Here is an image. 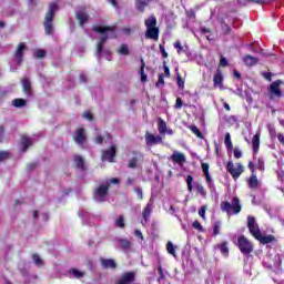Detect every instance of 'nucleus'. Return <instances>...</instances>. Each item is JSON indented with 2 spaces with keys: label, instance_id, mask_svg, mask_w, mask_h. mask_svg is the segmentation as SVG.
<instances>
[{
  "label": "nucleus",
  "instance_id": "nucleus-64",
  "mask_svg": "<svg viewBox=\"0 0 284 284\" xmlns=\"http://www.w3.org/2000/svg\"><path fill=\"white\" fill-rule=\"evenodd\" d=\"M134 234L138 239H141V241H143V233H141V231L136 230Z\"/></svg>",
  "mask_w": 284,
  "mask_h": 284
},
{
  "label": "nucleus",
  "instance_id": "nucleus-54",
  "mask_svg": "<svg viewBox=\"0 0 284 284\" xmlns=\"http://www.w3.org/2000/svg\"><path fill=\"white\" fill-rule=\"evenodd\" d=\"M135 193L138 195V199H140V201H143V190L141 189H135Z\"/></svg>",
  "mask_w": 284,
  "mask_h": 284
},
{
  "label": "nucleus",
  "instance_id": "nucleus-17",
  "mask_svg": "<svg viewBox=\"0 0 284 284\" xmlns=\"http://www.w3.org/2000/svg\"><path fill=\"white\" fill-rule=\"evenodd\" d=\"M247 183L251 190H256L257 187H261V181H258V178L254 173L250 176Z\"/></svg>",
  "mask_w": 284,
  "mask_h": 284
},
{
  "label": "nucleus",
  "instance_id": "nucleus-26",
  "mask_svg": "<svg viewBox=\"0 0 284 284\" xmlns=\"http://www.w3.org/2000/svg\"><path fill=\"white\" fill-rule=\"evenodd\" d=\"M224 144H225L226 150L229 152H232L234 146L232 145V135H230V133L225 134Z\"/></svg>",
  "mask_w": 284,
  "mask_h": 284
},
{
  "label": "nucleus",
  "instance_id": "nucleus-37",
  "mask_svg": "<svg viewBox=\"0 0 284 284\" xmlns=\"http://www.w3.org/2000/svg\"><path fill=\"white\" fill-rule=\"evenodd\" d=\"M256 168L260 170V172H263L265 170V161L263 158L257 159Z\"/></svg>",
  "mask_w": 284,
  "mask_h": 284
},
{
  "label": "nucleus",
  "instance_id": "nucleus-2",
  "mask_svg": "<svg viewBox=\"0 0 284 284\" xmlns=\"http://www.w3.org/2000/svg\"><path fill=\"white\" fill-rule=\"evenodd\" d=\"M115 184L119 185V179L113 178L111 180H108L106 182H102L93 193V199L98 203H103L108 196V190H110V185Z\"/></svg>",
  "mask_w": 284,
  "mask_h": 284
},
{
  "label": "nucleus",
  "instance_id": "nucleus-33",
  "mask_svg": "<svg viewBox=\"0 0 284 284\" xmlns=\"http://www.w3.org/2000/svg\"><path fill=\"white\" fill-rule=\"evenodd\" d=\"M70 274H71L72 276H74V278H83V276H85V273H83V272H81V271H79V270H77V268H72V270L70 271Z\"/></svg>",
  "mask_w": 284,
  "mask_h": 284
},
{
  "label": "nucleus",
  "instance_id": "nucleus-29",
  "mask_svg": "<svg viewBox=\"0 0 284 284\" xmlns=\"http://www.w3.org/2000/svg\"><path fill=\"white\" fill-rule=\"evenodd\" d=\"M119 54H122L123 57H128L130 54V48H128V44H121L118 49Z\"/></svg>",
  "mask_w": 284,
  "mask_h": 284
},
{
  "label": "nucleus",
  "instance_id": "nucleus-58",
  "mask_svg": "<svg viewBox=\"0 0 284 284\" xmlns=\"http://www.w3.org/2000/svg\"><path fill=\"white\" fill-rule=\"evenodd\" d=\"M222 30H224V33H225V34H230L231 28H230V26H227L226 23H223V24H222Z\"/></svg>",
  "mask_w": 284,
  "mask_h": 284
},
{
  "label": "nucleus",
  "instance_id": "nucleus-55",
  "mask_svg": "<svg viewBox=\"0 0 284 284\" xmlns=\"http://www.w3.org/2000/svg\"><path fill=\"white\" fill-rule=\"evenodd\" d=\"M164 83H165V80L163 79V74H160L158 79L156 88H159L160 85H163Z\"/></svg>",
  "mask_w": 284,
  "mask_h": 284
},
{
  "label": "nucleus",
  "instance_id": "nucleus-46",
  "mask_svg": "<svg viewBox=\"0 0 284 284\" xmlns=\"http://www.w3.org/2000/svg\"><path fill=\"white\" fill-rule=\"evenodd\" d=\"M181 108H183V100L181 98H176L175 110H181Z\"/></svg>",
  "mask_w": 284,
  "mask_h": 284
},
{
  "label": "nucleus",
  "instance_id": "nucleus-1",
  "mask_svg": "<svg viewBox=\"0 0 284 284\" xmlns=\"http://www.w3.org/2000/svg\"><path fill=\"white\" fill-rule=\"evenodd\" d=\"M93 30L94 32H98L99 34H101L98 41L97 51H95V57L98 61H101L102 57H105L108 61H111L110 50L108 49L103 50V45L105 44V41H108V39H114V37H116V33L114 32V27L94 26Z\"/></svg>",
  "mask_w": 284,
  "mask_h": 284
},
{
  "label": "nucleus",
  "instance_id": "nucleus-61",
  "mask_svg": "<svg viewBox=\"0 0 284 284\" xmlns=\"http://www.w3.org/2000/svg\"><path fill=\"white\" fill-rule=\"evenodd\" d=\"M83 119H88V121H92V113H90V112H84L83 113Z\"/></svg>",
  "mask_w": 284,
  "mask_h": 284
},
{
  "label": "nucleus",
  "instance_id": "nucleus-7",
  "mask_svg": "<svg viewBox=\"0 0 284 284\" xmlns=\"http://www.w3.org/2000/svg\"><path fill=\"white\" fill-rule=\"evenodd\" d=\"M227 172L231 174V176L236 181L243 174L244 169L241 163L234 164V162H229L226 165Z\"/></svg>",
  "mask_w": 284,
  "mask_h": 284
},
{
  "label": "nucleus",
  "instance_id": "nucleus-52",
  "mask_svg": "<svg viewBox=\"0 0 284 284\" xmlns=\"http://www.w3.org/2000/svg\"><path fill=\"white\" fill-rule=\"evenodd\" d=\"M136 163H139V160H136V158H133L129 162V168H132V169L136 168Z\"/></svg>",
  "mask_w": 284,
  "mask_h": 284
},
{
  "label": "nucleus",
  "instance_id": "nucleus-4",
  "mask_svg": "<svg viewBox=\"0 0 284 284\" xmlns=\"http://www.w3.org/2000/svg\"><path fill=\"white\" fill-rule=\"evenodd\" d=\"M59 10V4L55 2L49 4V11L44 20V30L47 34H52L54 32V27H52V21L54 19V12Z\"/></svg>",
  "mask_w": 284,
  "mask_h": 284
},
{
  "label": "nucleus",
  "instance_id": "nucleus-48",
  "mask_svg": "<svg viewBox=\"0 0 284 284\" xmlns=\"http://www.w3.org/2000/svg\"><path fill=\"white\" fill-rule=\"evenodd\" d=\"M178 85L179 88H185V81H183V78H181V74L178 73Z\"/></svg>",
  "mask_w": 284,
  "mask_h": 284
},
{
  "label": "nucleus",
  "instance_id": "nucleus-20",
  "mask_svg": "<svg viewBox=\"0 0 284 284\" xmlns=\"http://www.w3.org/2000/svg\"><path fill=\"white\" fill-rule=\"evenodd\" d=\"M253 145V154L258 153V149L261 148V133H256L252 139Z\"/></svg>",
  "mask_w": 284,
  "mask_h": 284
},
{
  "label": "nucleus",
  "instance_id": "nucleus-3",
  "mask_svg": "<svg viewBox=\"0 0 284 284\" xmlns=\"http://www.w3.org/2000/svg\"><path fill=\"white\" fill-rule=\"evenodd\" d=\"M146 32L145 38L152 39L153 41H159V28L156 27V17L150 16L144 21Z\"/></svg>",
  "mask_w": 284,
  "mask_h": 284
},
{
  "label": "nucleus",
  "instance_id": "nucleus-28",
  "mask_svg": "<svg viewBox=\"0 0 284 284\" xmlns=\"http://www.w3.org/2000/svg\"><path fill=\"white\" fill-rule=\"evenodd\" d=\"M118 243L122 250H130V247H132V242H130V240H119Z\"/></svg>",
  "mask_w": 284,
  "mask_h": 284
},
{
  "label": "nucleus",
  "instance_id": "nucleus-36",
  "mask_svg": "<svg viewBox=\"0 0 284 284\" xmlns=\"http://www.w3.org/2000/svg\"><path fill=\"white\" fill-rule=\"evenodd\" d=\"M33 57L36 59H43V57H45V50L38 49L33 51Z\"/></svg>",
  "mask_w": 284,
  "mask_h": 284
},
{
  "label": "nucleus",
  "instance_id": "nucleus-6",
  "mask_svg": "<svg viewBox=\"0 0 284 284\" xmlns=\"http://www.w3.org/2000/svg\"><path fill=\"white\" fill-rule=\"evenodd\" d=\"M237 247L240 252L245 255L252 254V252H254V244H252V242H250L245 235H241L237 239Z\"/></svg>",
  "mask_w": 284,
  "mask_h": 284
},
{
  "label": "nucleus",
  "instance_id": "nucleus-42",
  "mask_svg": "<svg viewBox=\"0 0 284 284\" xmlns=\"http://www.w3.org/2000/svg\"><path fill=\"white\" fill-rule=\"evenodd\" d=\"M195 187L201 196H205L207 194V192H205V187H203V184H196Z\"/></svg>",
  "mask_w": 284,
  "mask_h": 284
},
{
  "label": "nucleus",
  "instance_id": "nucleus-47",
  "mask_svg": "<svg viewBox=\"0 0 284 284\" xmlns=\"http://www.w3.org/2000/svg\"><path fill=\"white\" fill-rule=\"evenodd\" d=\"M194 230H199V232H203V225H201V222L194 221L193 222Z\"/></svg>",
  "mask_w": 284,
  "mask_h": 284
},
{
  "label": "nucleus",
  "instance_id": "nucleus-60",
  "mask_svg": "<svg viewBox=\"0 0 284 284\" xmlns=\"http://www.w3.org/2000/svg\"><path fill=\"white\" fill-rule=\"evenodd\" d=\"M220 65H222L223 68H225V65H227V59H225L224 57H221V59H220Z\"/></svg>",
  "mask_w": 284,
  "mask_h": 284
},
{
  "label": "nucleus",
  "instance_id": "nucleus-44",
  "mask_svg": "<svg viewBox=\"0 0 284 284\" xmlns=\"http://www.w3.org/2000/svg\"><path fill=\"white\" fill-rule=\"evenodd\" d=\"M174 48H175V50H178V54H181L182 52H185V49H183V45L181 44L180 41H176L174 43Z\"/></svg>",
  "mask_w": 284,
  "mask_h": 284
},
{
  "label": "nucleus",
  "instance_id": "nucleus-53",
  "mask_svg": "<svg viewBox=\"0 0 284 284\" xmlns=\"http://www.w3.org/2000/svg\"><path fill=\"white\" fill-rule=\"evenodd\" d=\"M158 273L160 274L159 281H163L165 278V273H163V267H158Z\"/></svg>",
  "mask_w": 284,
  "mask_h": 284
},
{
  "label": "nucleus",
  "instance_id": "nucleus-59",
  "mask_svg": "<svg viewBox=\"0 0 284 284\" xmlns=\"http://www.w3.org/2000/svg\"><path fill=\"white\" fill-rule=\"evenodd\" d=\"M94 143H98V145H101V143H103V138L101 135H97L94 139Z\"/></svg>",
  "mask_w": 284,
  "mask_h": 284
},
{
  "label": "nucleus",
  "instance_id": "nucleus-62",
  "mask_svg": "<svg viewBox=\"0 0 284 284\" xmlns=\"http://www.w3.org/2000/svg\"><path fill=\"white\" fill-rule=\"evenodd\" d=\"M168 212H169V214H174L176 212V209H174V206L172 204H169Z\"/></svg>",
  "mask_w": 284,
  "mask_h": 284
},
{
  "label": "nucleus",
  "instance_id": "nucleus-38",
  "mask_svg": "<svg viewBox=\"0 0 284 284\" xmlns=\"http://www.w3.org/2000/svg\"><path fill=\"white\" fill-rule=\"evenodd\" d=\"M193 181H194V176L187 175V178H186V185H187L189 192H192V190H194V186L192 185Z\"/></svg>",
  "mask_w": 284,
  "mask_h": 284
},
{
  "label": "nucleus",
  "instance_id": "nucleus-5",
  "mask_svg": "<svg viewBox=\"0 0 284 284\" xmlns=\"http://www.w3.org/2000/svg\"><path fill=\"white\" fill-rule=\"evenodd\" d=\"M221 210H222V212H226V214H229V216L232 214H239L242 210L241 201L239 200V197H233L232 203L222 202Z\"/></svg>",
  "mask_w": 284,
  "mask_h": 284
},
{
  "label": "nucleus",
  "instance_id": "nucleus-19",
  "mask_svg": "<svg viewBox=\"0 0 284 284\" xmlns=\"http://www.w3.org/2000/svg\"><path fill=\"white\" fill-rule=\"evenodd\" d=\"M22 88H23V92H24V94H27V97H32V83L30 82V80L28 78L22 79Z\"/></svg>",
  "mask_w": 284,
  "mask_h": 284
},
{
  "label": "nucleus",
  "instance_id": "nucleus-40",
  "mask_svg": "<svg viewBox=\"0 0 284 284\" xmlns=\"http://www.w3.org/2000/svg\"><path fill=\"white\" fill-rule=\"evenodd\" d=\"M116 227H125V222L123 215H120L119 219L115 220Z\"/></svg>",
  "mask_w": 284,
  "mask_h": 284
},
{
  "label": "nucleus",
  "instance_id": "nucleus-39",
  "mask_svg": "<svg viewBox=\"0 0 284 284\" xmlns=\"http://www.w3.org/2000/svg\"><path fill=\"white\" fill-rule=\"evenodd\" d=\"M32 258L33 263L38 265V267H41V265H43V260H41V257L38 254H34Z\"/></svg>",
  "mask_w": 284,
  "mask_h": 284
},
{
  "label": "nucleus",
  "instance_id": "nucleus-21",
  "mask_svg": "<svg viewBox=\"0 0 284 284\" xmlns=\"http://www.w3.org/2000/svg\"><path fill=\"white\" fill-rule=\"evenodd\" d=\"M255 239L256 241H260V243H263V245H267L268 243H273L274 235H263L262 233H260L258 236Z\"/></svg>",
  "mask_w": 284,
  "mask_h": 284
},
{
  "label": "nucleus",
  "instance_id": "nucleus-18",
  "mask_svg": "<svg viewBox=\"0 0 284 284\" xmlns=\"http://www.w3.org/2000/svg\"><path fill=\"white\" fill-rule=\"evenodd\" d=\"M77 19L81 27H83V23H88L89 16H88V12H85V9H80L77 12Z\"/></svg>",
  "mask_w": 284,
  "mask_h": 284
},
{
  "label": "nucleus",
  "instance_id": "nucleus-15",
  "mask_svg": "<svg viewBox=\"0 0 284 284\" xmlns=\"http://www.w3.org/2000/svg\"><path fill=\"white\" fill-rule=\"evenodd\" d=\"M171 160L173 161V163H176L178 165H183V163H185L186 158L183 153L179 152V151H174L173 154L171 155Z\"/></svg>",
  "mask_w": 284,
  "mask_h": 284
},
{
  "label": "nucleus",
  "instance_id": "nucleus-11",
  "mask_svg": "<svg viewBox=\"0 0 284 284\" xmlns=\"http://www.w3.org/2000/svg\"><path fill=\"white\" fill-rule=\"evenodd\" d=\"M270 92H271L272 99H274V97H276L277 99H281V97H283V92H281V81L280 80H276L275 82L271 83Z\"/></svg>",
  "mask_w": 284,
  "mask_h": 284
},
{
  "label": "nucleus",
  "instance_id": "nucleus-22",
  "mask_svg": "<svg viewBox=\"0 0 284 284\" xmlns=\"http://www.w3.org/2000/svg\"><path fill=\"white\" fill-rule=\"evenodd\" d=\"M213 82L215 88H223V74L221 73V71H216L213 78Z\"/></svg>",
  "mask_w": 284,
  "mask_h": 284
},
{
  "label": "nucleus",
  "instance_id": "nucleus-27",
  "mask_svg": "<svg viewBox=\"0 0 284 284\" xmlns=\"http://www.w3.org/2000/svg\"><path fill=\"white\" fill-rule=\"evenodd\" d=\"M140 74H141V82L145 83V81H148V75L145 74V62L143 61V59H141Z\"/></svg>",
  "mask_w": 284,
  "mask_h": 284
},
{
  "label": "nucleus",
  "instance_id": "nucleus-51",
  "mask_svg": "<svg viewBox=\"0 0 284 284\" xmlns=\"http://www.w3.org/2000/svg\"><path fill=\"white\" fill-rule=\"evenodd\" d=\"M233 154L235 159H241V156H243V152H241V150L236 148L234 149Z\"/></svg>",
  "mask_w": 284,
  "mask_h": 284
},
{
  "label": "nucleus",
  "instance_id": "nucleus-12",
  "mask_svg": "<svg viewBox=\"0 0 284 284\" xmlns=\"http://www.w3.org/2000/svg\"><path fill=\"white\" fill-rule=\"evenodd\" d=\"M27 49L28 47H26V43L21 42L18 44V49L16 50L14 53V59L18 65L23 63V52H26Z\"/></svg>",
  "mask_w": 284,
  "mask_h": 284
},
{
  "label": "nucleus",
  "instance_id": "nucleus-50",
  "mask_svg": "<svg viewBox=\"0 0 284 284\" xmlns=\"http://www.w3.org/2000/svg\"><path fill=\"white\" fill-rule=\"evenodd\" d=\"M191 130L193 134H196L199 136V139L203 136V134L201 133V130H199L196 126H192Z\"/></svg>",
  "mask_w": 284,
  "mask_h": 284
},
{
  "label": "nucleus",
  "instance_id": "nucleus-24",
  "mask_svg": "<svg viewBox=\"0 0 284 284\" xmlns=\"http://www.w3.org/2000/svg\"><path fill=\"white\" fill-rule=\"evenodd\" d=\"M243 61L245 65H256L258 63V58L252 57V55H245L243 58Z\"/></svg>",
  "mask_w": 284,
  "mask_h": 284
},
{
  "label": "nucleus",
  "instance_id": "nucleus-16",
  "mask_svg": "<svg viewBox=\"0 0 284 284\" xmlns=\"http://www.w3.org/2000/svg\"><path fill=\"white\" fill-rule=\"evenodd\" d=\"M34 142L31 138L22 136L20 141V150L21 152H27L28 148L32 146Z\"/></svg>",
  "mask_w": 284,
  "mask_h": 284
},
{
  "label": "nucleus",
  "instance_id": "nucleus-57",
  "mask_svg": "<svg viewBox=\"0 0 284 284\" xmlns=\"http://www.w3.org/2000/svg\"><path fill=\"white\" fill-rule=\"evenodd\" d=\"M207 207L202 206L201 210L199 211V214L202 219H205V212H206Z\"/></svg>",
  "mask_w": 284,
  "mask_h": 284
},
{
  "label": "nucleus",
  "instance_id": "nucleus-13",
  "mask_svg": "<svg viewBox=\"0 0 284 284\" xmlns=\"http://www.w3.org/2000/svg\"><path fill=\"white\" fill-rule=\"evenodd\" d=\"M145 143L146 145H159V143H163V138H161V135H154L150 132H146Z\"/></svg>",
  "mask_w": 284,
  "mask_h": 284
},
{
  "label": "nucleus",
  "instance_id": "nucleus-35",
  "mask_svg": "<svg viewBox=\"0 0 284 284\" xmlns=\"http://www.w3.org/2000/svg\"><path fill=\"white\" fill-rule=\"evenodd\" d=\"M12 105L14 108H23V105H26V100L23 99H16L12 101Z\"/></svg>",
  "mask_w": 284,
  "mask_h": 284
},
{
  "label": "nucleus",
  "instance_id": "nucleus-25",
  "mask_svg": "<svg viewBox=\"0 0 284 284\" xmlns=\"http://www.w3.org/2000/svg\"><path fill=\"white\" fill-rule=\"evenodd\" d=\"M158 130L160 134H165L168 130V124L161 118L158 119Z\"/></svg>",
  "mask_w": 284,
  "mask_h": 284
},
{
  "label": "nucleus",
  "instance_id": "nucleus-49",
  "mask_svg": "<svg viewBox=\"0 0 284 284\" xmlns=\"http://www.w3.org/2000/svg\"><path fill=\"white\" fill-rule=\"evenodd\" d=\"M202 172L204 174H210V164L207 163H202Z\"/></svg>",
  "mask_w": 284,
  "mask_h": 284
},
{
  "label": "nucleus",
  "instance_id": "nucleus-45",
  "mask_svg": "<svg viewBox=\"0 0 284 284\" xmlns=\"http://www.w3.org/2000/svg\"><path fill=\"white\" fill-rule=\"evenodd\" d=\"M10 158V153L7 151H0V161H6V159Z\"/></svg>",
  "mask_w": 284,
  "mask_h": 284
},
{
  "label": "nucleus",
  "instance_id": "nucleus-34",
  "mask_svg": "<svg viewBox=\"0 0 284 284\" xmlns=\"http://www.w3.org/2000/svg\"><path fill=\"white\" fill-rule=\"evenodd\" d=\"M220 252L223 254V256H227L230 254V248H227V243L224 242L220 245Z\"/></svg>",
  "mask_w": 284,
  "mask_h": 284
},
{
  "label": "nucleus",
  "instance_id": "nucleus-23",
  "mask_svg": "<svg viewBox=\"0 0 284 284\" xmlns=\"http://www.w3.org/2000/svg\"><path fill=\"white\" fill-rule=\"evenodd\" d=\"M74 163L79 170H85V160L81 155H74Z\"/></svg>",
  "mask_w": 284,
  "mask_h": 284
},
{
  "label": "nucleus",
  "instance_id": "nucleus-63",
  "mask_svg": "<svg viewBox=\"0 0 284 284\" xmlns=\"http://www.w3.org/2000/svg\"><path fill=\"white\" fill-rule=\"evenodd\" d=\"M277 141H280V143H282L284 145V135H283V133L277 134Z\"/></svg>",
  "mask_w": 284,
  "mask_h": 284
},
{
  "label": "nucleus",
  "instance_id": "nucleus-32",
  "mask_svg": "<svg viewBox=\"0 0 284 284\" xmlns=\"http://www.w3.org/2000/svg\"><path fill=\"white\" fill-rule=\"evenodd\" d=\"M166 252L171 254V256H176V250L174 248V244L172 242H168Z\"/></svg>",
  "mask_w": 284,
  "mask_h": 284
},
{
  "label": "nucleus",
  "instance_id": "nucleus-41",
  "mask_svg": "<svg viewBox=\"0 0 284 284\" xmlns=\"http://www.w3.org/2000/svg\"><path fill=\"white\" fill-rule=\"evenodd\" d=\"M213 234H214V236H217V234H221V222L214 223Z\"/></svg>",
  "mask_w": 284,
  "mask_h": 284
},
{
  "label": "nucleus",
  "instance_id": "nucleus-31",
  "mask_svg": "<svg viewBox=\"0 0 284 284\" xmlns=\"http://www.w3.org/2000/svg\"><path fill=\"white\" fill-rule=\"evenodd\" d=\"M148 3H150V0H138V2H136L138 10H140V12H143V10H145V6H148Z\"/></svg>",
  "mask_w": 284,
  "mask_h": 284
},
{
  "label": "nucleus",
  "instance_id": "nucleus-14",
  "mask_svg": "<svg viewBox=\"0 0 284 284\" xmlns=\"http://www.w3.org/2000/svg\"><path fill=\"white\" fill-rule=\"evenodd\" d=\"M115 154H116V146L111 145L110 149L102 151V161H109V163H112Z\"/></svg>",
  "mask_w": 284,
  "mask_h": 284
},
{
  "label": "nucleus",
  "instance_id": "nucleus-43",
  "mask_svg": "<svg viewBox=\"0 0 284 284\" xmlns=\"http://www.w3.org/2000/svg\"><path fill=\"white\" fill-rule=\"evenodd\" d=\"M204 176L206 178V183H207L210 190H214V183L212 182V176L210 175V173L204 174Z\"/></svg>",
  "mask_w": 284,
  "mask_h": 284
},
{
  "label": "nucleus",
  "instance_id": "nucleus-10",
  "mask_svg": "<svg viewBox=\"0 0 284 284\" xmlns=\"http://www.w3.org/2000/svg\"><path fill=\"white\" fill-rule=\"evenodd\" d=\"M152 210H154V200L151 199L142 212V217H143L142 225H145V223L150 221Z\"/></svg>",
  "mask_w": 284,
  "mask_h": 284
},
{
  "label": "nucleus",
  "instance_id": "nucleus-30",
  "mask_svg": "<svg viewBox=\"0 0 284 284\" xmlns=\"http://www.w3.org/2000/svg\"><path fill=\"white\" fill-rule=\"evenodd\" d=\"M103 267H111V270H114L116 267V263L114 260H102Z\"/></svg>",
  "mask_w": 284,
  "mask_h": 284
},
{
  "label": "nucleus",
  "instance_id": "nucleus-56",
  "mask_svg": "<svg viewBox=\"0 0 284 284\" xmlns=\"http://www.w3.org/2000/svg\"><path fill=\"white\" fill-rule=\"evenodd\" d=\"M160 51H161V54H162L163 59H168V53L165 52V47L160 44Z\"/></svg>",
  "mask_w": 284,
  "mask_h": 284
},
{
  "label": "nucleus",
  "instance_id": "nucleus-8",
  "mask_svg": "<svg viewBox=\"0 0 284 284\" xmlns=\"http://www.w3.org/2000/svg\"><path fill=\"white\" fill-rule=\"evenodd\" d=\"M73 141L83 148L85 145V141H88V135L85 134V129L80 128L77 129L74 134H73Z\"/></svg>",
  "mask_w": 284,
  "mask_h": 284
},
{
  "label": "nucleus",
  "instance_id": "nucleus-9",
  "mask_svg": "<svg viewBox=\"0 0 284 284\" xmlns=\"http://www.w3.org/2000/svg\"><path fill=\"white\" fill-rule=\"evenodd\" d=\"M247 227L252 236H254V239H257L261 234V229L258 227V224H256V219H254V216L247 217Z\"/></svg>",
  "mask_w": 284,
  "mask_h": 284
}]
</instances>
